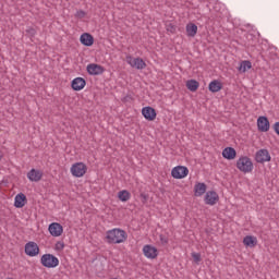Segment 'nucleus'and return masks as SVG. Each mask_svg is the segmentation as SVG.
Instances as JSON below:
<instances>
[{"label":"nucleus","instance_id":"obj_12","mask_svg":"<svg viewBox=\"0 0 279 279\" xmlns=\"http://www.w3.org/2000/svg\"><path fill=\"white\" fill-rule=\"evenodd\" d=\"M104 71H105L104 66L99 64L90 63L87 65V73L89 75H101Z\"/></svg>","mask_w":279,"mask_h":279},{"label":"nucleus","instance_id":"obj_3","mask_svg":"<svg viewBox=\"0 0 279 279\" xmlns=\"http://www.w3.org/2000/svg\"><path fill=\"white\" fill-rule=\"evenodd\" d=\"M40 263L43 267L53 269L60 265V259H58V257H56L53 254H44L40 258Z\"/></svg>","mask_w":279,"mask_h":279},{"label":"nucleus","instance_id":"obj_31","mask_svg":"<svg viewBox=\"0 0 279 279\" xmlns=\"http://www.w3.org/2000/svg\"><path fill=\"white\" fill-rule=\"evenodd\" d=\"M56 247H57V250H64V243L58 242V243L56 244Z\"/></svg>","mask_w":279,"mask_h":279},{"label":"nucleus","instance_id":"obj_9","mask_svg":"<svg viewBox=\"0 0 279 279\" xmlns=\"http://www.w3.org/2000/svg\"><path fill=\"white\" fill-rule=\"evenodd\" d=\"M48 230L51 236H62V232H64V228H62V225L58 222L50 223Z\"/></svg>","mask_w":279,"mask_h":279},{"label":"nucleus","instance_id":"obj_7","mask_svg":"<svg viewBox=\"0 0 279 279\" xmlns=\"http://www.w3.org/2000/svg\"><path fill=\"white\" fill-rule=\"evenodd\" d=\"M25 255L26 256H38L40 253V247H38V244L36 242H28L25 244Z\"/></svg>","mask_w":279,"mask_h":279},{"label":"nucleus","instance_id":"obj_19","mask_svg":"<svg viewBox=\"0 0 279 279\" xmlns=\"http://www.w3.org/2000/svg\"><path fill=\"white\" fill-rule=\"evenodd\" d=\"M222 156L227 160H234V158H236V150L232 147H227L222 150Z\"/></svg>","mask_w":279,"mask_h":279},{"label":"nucleus","instance_id":"obj_27","mask_svg":"<svg viewBox=\"0 0 279 279\" xmlns=\"http://www.w3.org/2000/svg\"><path fill=\"white\" fill-rule=\"evenodd\" d=\"M192 258L197 264L202 263V254H199V253H192Z\"/></svg>","mask_w":279,"mask_h":279},{"label":"nucleus","instance_id":"obj_30","mask_svg":"<svg viewBox=\"0 0 279 279\" xmlns=\"http://www.w3.org/2000/svg\"><path fill=\"white\" fill-rule=\"evenodd\" d=\"M272 128H274V131L276 132V134H278V136H279V122H276Z\"/></svg>","mask_w":279,"mask_h":279},{"label":"nucleus","instance_id":"obj_16","mask_svg":"<svg viewBox=\"0 0 279 279\" xmlns=\"http://www.w3.org/2000/svg\"><path fill=\"white\" fill-rule=\"evenodd\" d=\"M80 40L84 45V47H93V45L95 44V38L89 33L82 34Z\"/></svg>","mask_w":279,"mask_h":279},{"label":"nucleus","instance_id":"obj_4","mask_svg":"<svg viewBox=\"0 0 279 279\" xmlns=\"http://www.w3.org/2000/svg\"><path fill=\"white\" fill-rule=\"evenodd\" d=\"M88 171V167L84 162H76L71 167V173L74 178H84Z\"/></svg>","mask_w":279,"mask_h":279},{"label":"nucleus","instance_id":"obj_5","mask_svg":"<svg viewBox=\"0 0 279 279\" xmlns=\"http://www.w3.org/2000/svg\"><path fill=\"white\" fill-rule=\"evenodd\" d=\"M126 62L132 69H137V71H143V69L147 68V63H145L143 58H133L132 56H129L126 57Z\"/></svg>","mask_w":279,"mask_h":279},{"label":"nucleus","instance_id":"obj_14","mask_svg":"<svg viewBox=\"0 0 279 279\" xmlns=\"http://www.w3.org/2000/svg\"><path fill=\"white\" fill-rule=\"evenodd\" d=\"M257 129L259 132H269V119L267 117H259L257 119Z\"/></svg>","mask_w":279,"mask_h":279},{"label":"nucleus","instance_id":"obj_8","mask_svg":"<svg viewBox=\"0 0 279 279\" xmlns=\"http://www.w3.org/2000/svg\"><path fill=\"white\" fill-rule=\"evenodd\" d=\"M255 160H256V162H259L260 165H263V162H269V160H271V156L269 155V150H267V149L258 150L256 153Z\"/></svg>","mask_w":279,"mask_h":279},{"label":"nucleus","instance_id":"obj_23","mask_svg":"<svg viewBox=\"0 0 279 279\" xmlns=\"http://www.w3.org/2000/svg\"><path fill=\"white\" fill-rule=\"evenodd\" d=\"M243 243H244V245H246V247H256L258 240H256V238H254L252 235H246L243 239Z\"/></svg>","mask_w":279,"mask_h":279},{"label":"nucleus","instance_id":"obj_24","mask_svg":"<svg viewBox=\"0 0 279 279\" xmlns=\"http://www.w3.org/2000/svg\"><path fill=\"white\" fill-rule=\"evenodd\" d=\"M250 69H252V62L251 61L244 60L240 63V66H239L240 73H246L247 71H250Z\"/></svg>","mask_w":279,"mask_h":279},{"label":"nucleus","instance_id":"obj_6","mask_svg":"<svg viewBox=\"0 0 279 279\" xmlns=\"http://www.w3.org/2000/svg\"><path fill=\"white\" fill-rule=\"evenodd\" d=\"M171 175L175 180H182L183 178H186V175H189V168L184 166H177L172 169Z\"/></svg>","mask_w":279,"mask_h":279},{"label":"nucleus","instance_id":"obj_34","mask_svg":"<svg viewBox=\"0 0 279 279\" xmlns=\"http://www.w3.org/2000/svg\"><path fill=\"white\" fill-rule=\"evenodd\" d=\"M1 158H3V156L0 155V160H1Z\"/></svg>","mask_w":279,"mask_h":279},{"label":"nucleus","instance_id":"obj_15","mask_svg":"<svg viewBox=\"0 0 279 279\" xmlns=\"http://www.w3.org/2000/svg\"><path fill=\"white\" fill-rule=\"evenodd\" d=\"M143 252H144V256H146V258H157L158 257V250L151 245H145L143 247Z\"/></svg>","mask_w":279,"mask_h":279},{"label":"nucleus","instance_id":"obj_25","mask_svg":"<svg viewBox=\"0 0 279 279\" xmlns=\"http://www.w3.org/2000/svg\"><path fill=\"white\" fill-rule=\"evenodd\" d=\"M186 88H189L191 90V93H195V90H197L199 88V82H197L195 80H189L186 82Z\"/></svg>","mask_w":279,"mask_h":279},{"label":"nucleus","instance_id":"obj_33","mask_svg":"<svg viewBox=\"0 0 279 279\" xmlns=\"http://www.w3.org/2000/svg\"><path fill=\"white\" fill-rule=\"evenodd\" d=\"M161 241H162V243H167V240H166V239H163V238H161Z\"/></svg>","mask_w":279,"mask_h":279},{"label":"nucleus","instance_id":"obj_1","mask_svg":"<svg viewBox=\"0 0 279 279\" xmlns=\"http://www.w3.org/2000/svg\"><path fill=\"white\" fill-rule=\"evenodd\" d=\"M106 241L114 245L125 243L128 241V233L123 229H111L106 233Z\"/></svg>","mask_w":279,"mask_h":279},{"label":"nucleus","instance_id":"obj_13","mask_svg":"<svg viewBox=\"0 0 279 279\" xmlns=\"http://www.w3.org/2000/svg\"><path fill=\"white\" fill-rule=\"evenodd\" d=\"M142 114L147 121L156 120V109H154L151 107H144L142 109Z\"/></svg>","mask_w":279,"mask_h":279},{"label":"nucleus","instance_id":"obj_11","mask_svg":"<svg viewBox=\"0 0 279 279\" xmlns=\"http://www.w3.org/2000/svg\"><path fill=\"white\" fill-rule=\"evenodd\" d=\"M27 178L29 182H40L43 180V171L33 168L27 172Z\"/></svg>","mask_w":279,"mask_h":279},{"label":"nucleus","instance_id":"obj_2","mask_svg":"<svg viewBox=\"0 0 279 279\" xmlns=\"http://www.w3.org/2000/svg\"><path fill=\"white\" fill-rule=\"evenodd\" d=\"M236 168L242 173H252V171L254 170V163L252 162V159H250V157L244 156L238 159Z\"/></svg>","mask_w":279,"mask_h":279},{"label":"nucleus","instance_id":"obj_21","mask_svg":"<svg viewBox=\"0 0 279 279\" xmlns=\"http://www.w3.org/2000/svg\"><path fill=\"white\" fill-rule=\"evenodd\" d=\"M210 93H219L221 88H223V85L218 80L211 81L208 86Z\"/></svg>","mask_w":279,"mask_h":279},{"label":"nucleus","instance_id":"obj_26","mask_svg":"<svg viewBox=\"0 0 279 279\" xmlns=\"http://www.w3.org/2000/svg\"><path fill=\"white\" fill-rule=\"evenodd\" d=\"M131 196L132 195L126 190H122L118 193V197H119L120 202H128V201H130Z\"/></svg>","mask_w":279,"mask_h":279},{"label":"nucleus","instance_id":"obj_17","mask_svg":"<svg viewBox=\"0 0 279 279\" xmlns=\"http://www.w3.org/2000/svg\"><path fill=\"white\" fill-rule=\"evenodd\" d=\"M84 86H86V80L82 77H76L72 81L73 90H83Z\"/></svg>","mask_w":279,"mask_h":279},{"label":"nucleus","instance_id":"obj_32","mask_svg":"<svg viewBox=\"0 0 279 279\" xmlns=\"http://www.w3.org/2000/svg\"><path fill=\"white\" fill-rule=\"evenodd\" d=\"M77 16H80V19H84L86 16V12L84 11H78L77 12Z\"/></svg>","mask_w":279,"mask_h":279},{"label":"nucleus","instance_id":"obj_28","mask_svg":"<svg viewBox=\"0 0 279 279\" xmlns=\"http://www.w3.org/2000/svg\"><path fill=\"white\" fill-rule=\"evenodd\" d=\"M167 32H170V34H175V25L168 23L166 24Z\"/></svg>","mask_w":279,"mask_h":279},{"label":"nucleus","instance_id":"obj_18","mask_svg":"<svg viewBox=\"0 0 279 279\" xmlns=\"http://www.w3.org/2000/svg\"><path fill=\"white\" fill-rule=\"evenodd\" d=\"M27 202V196L25 194L20 193L15 196L14 206L15 208H23Z\"/></svg>","mask_w":279,"mask_h":279},{"label":"nucleus","instance_id":"obj_29","mask_svg":"<svg viewBox=\"0 0 279 279\" xmlns=\"http://www.w3.org/2000/svg\"><path fill=\"white\" fill-rule=\"evenodd\" d=\"M26 34L27 36H29L31 38H34V36H36V29L34 27H28L26 29Z\"/></svg>","mask_w":279,"mask_h":279},{"label":"nucleus","instance_id":"obj_22","mask_svg":"<svg viewBox=\"0 0 279 279\" xmlns=\"http://www.w3.org/2000/svg\"><path fill=\"white\" fill-rule=\"evenodd\" d=\"M196 197H202L206 193V183H196L194 186Z\"/></svg>","mask_w":279,"mask_h":279},{"label":"nucleus","instance_id":"obj_10","mask_svg":"<svg viewBox=\"0 0 279 279\" xmlns=\"http://www.w3.org/2000/svg\"><path fill=\"white\" fill-rule=\"evenodd\" d=\"M217 202H219V194H217V192L209 191L206 193L205 204H207L208 206H215V204H217Z\"/></svg>","mask_w":279,"mask_h":279},{"label":"nucleus","instance_id":"obj_20","mask_svg":"<svg viewBox=\"0 0 279 279\" xmlns=\"http://www.w3.org/2000/svg\"><path fill=\"white\" fill-rule=\"evenodd\" d=\"M186 34L190 38H195L197 35V25L193 23H189L185 27Z\"/></svg>","mask_w":279,"mask_h":279}]
</instances>
